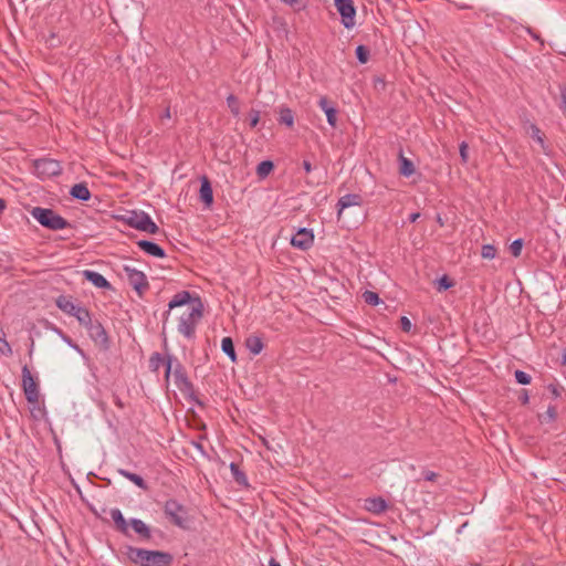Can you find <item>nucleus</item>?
<instances>
[{
    "label": "nucleus",
    "mask_w": 566,
    "mask_h": 566,
    "mask_svg": "<svg viewBox=\"0 0 566 566\" xmlns=\"http://www.w3.org/2000/svg\"><path fill=\"white\" fill-rule=\"evenodd\" d=\"M172 375L176 387L190 401L199 407H203V402L198 398L193 384L188 378L185 366L172 354H166L165 380L168 381Z\"/></svg>",
    "instance_id": "obj_1"
},
{
    "label": "nucleus",
    "mask_w": 566,
    "mask_h": 566,
    "mask_svg": "<svg viewBox=\"0 0 566 566\" xmlns=\"http://www.w3.org/2000/svg\"><path fill=\"white\" fill-rule=\"evenodd\" d=\"M127 558L138 566H171L174 555L164 551H151L140 547L127 546Z\"/></svg>",
    "instance_id": "obj_2"
},
{
    "label": "nucleus",
    "mask_w": 566,
    "mask_h": 566,
    "mask_svg": "<svg viewBox=\"0 0 566 566\" xmlns=\"http://www.w3.org/2000/svg\"><path fill=\"white\" fill-rule=\"evenodd\" d=\"M193 303L195 304L179 317L177 327L178 332L188 339H192L195 337L197 324L203 316V305L201 300L196 297Z\"/></svg>",
    "instance_id": "obj_3"
},
{
    "label": "nucleus",
    "mask_w": 566,
    "mask_h": 566,
    "mask_svg": "<svg viewBox=\"0 0 566 566\" xmlns=\"http://www.w3.org/2000/svg\"><path fill=\"white\" fill-rule=\"evenodd\" d=\"M30 214L43 228L49 229L51 231L63 230L72 227L65 218H63L62 216H60L53 209L50 208L33 207L30 210Z\"/></svg>",
    "instance_id": "obj_4"
},
{
    "label": "nucleus",
    "mask_w": 566,
    "mask_h": 566,
    "mask_svg": "<svg viewBox=\"0 0 566 566\" xmlns=\"http://www.w3.org/2000/svg\"><path fill=\"white\" fill-rule=\"evenodd\" d=\"M163 511L165 517L175 526L188 528V510L176 499H169L164 503Z\"/></svg>",
    "instance_id": "obj_5"
},
{
    "label": "nucleus",
    "mask_w": 566,
    "mask_h": 566,
    "mask_svg": "<svg viewBox=\"0 0 566 566\" xmlns=\"http://www.w3.org/2000/svg\"><path fill=\"white\" fill-rule=\"evenodd\" d=\"M35 175L41 179L60 176L63 171L59 160L53 158H39L33 161Z\"/></svg>",
    "instance_id": "obj_6"
},
{
    "label": "nucleus",
    "mask_w": 566,
    "mask_h": 566,
    "mask_svg": "<svg viewBox=\"0 0 566 566\" xmlns=\"http://www.w3.org/2000/svg\"><path fill=\"white\" fill-rule=\"evenodd\" d=\"M22 389L29 403L35 405L39 402L38 379L31 374L27 365L22 367Z\"/></svg>",
    "instance_id": "obj_7"
},
{
    "label": "nucleus",
    "mask_w": 566,
    "mask_h": 566,
    "mask_svg": "<svg viewBox=\"0 0 566 566\" xmlns=\"http://www.w3.org/2000/svg\"><path fill=\"white\" fill-rule=\"evenodd\" d=\"M85 328L87 329L91 339L101 350L107 352L111 348V339L99 321L93 319Z\"/></svg>",
    "instance_id": "obj_8"
},
{
    "label": "nucleus",
    "mask_w": 566,
    "mask_h": 566,
    "mask_svg": "<svg viewBox=\"0 0 566 566\" xmlns=\"http://www.w3.org/2000/svg\"><path fill=\"white\" fill-rule=\"evenodd\" d=\"M337 12L340 15V22L346 29H352L356 24V8L353 0H334Z\"/></svg>",
    "instance_id": "obj_9"
},
{
    "label": "nucleus",
    "mask_w": 566,
    "mask_h": 566,
    "mask_svg": "<svg viewBox=\"0 0 566 566\" xmlns=\"http://www.w3.org/2000/svg\"><path fill=\"white\" fill-rule=\"evenodd\" d=\"M123 270L129 285L142 296L149 287L145 273L128 265H124Z\"/></svg>",
    "instance_id": "obj_10"
},
{
    "label": "nucleus",
    "mask_w": 566,
    "mask_h": 566,
    "mask_svg": "<svg viewBox=\"0 0 566 566\" xmlns=\"http://www.w3.org/2000/svg\"><path fill=\"white\" fill-rule=\"evenodd\" d=\"M314 242V233L312 229L300 228L291 239V244L300 250H308Z\"/></svg>",
    "instance_id": "obj_11"
},
{
    "label": "nucleus",
    "mask_w": 566,
    "mask_h": 566,
    "mask_svg": "<svg viewBox=\"0 0 566 566\" xmlns=\"http://www.w3.org/2000/svg\"><path fill=\"white\" fill-rule=\"evenodd\" d=\"M199 198L207 208H210L213 203V190L211 181L206 175L200 177Z\"/></svg>",
    "instance_id": "obj_12"
},
{
    "label": "nucleus",
    "mask_w": 566,
    "mask_h": 566,
    "mask_svg": "<svg viewBox=\"0 0 566 566\" xmlns=\"http://www.w3.org/2000/svg\"><path fill=\"white\" fill-rule=\"evenodd\" d=\"M146 214H148V213L145 211L130 210V211H127L125 214L118 216L117 219L123 221L125 224L129 226L130 228H134L139 231L142 224L144 222L143 219L146 217Z\"/></svg>",
    "instance_id": "obj_13"
},
{
    "label": "nucleus",
    "mask_w": 566,
    "mask_h": 566,
    "mask_svg": "<svg viewBox=\"0 0 566 566\" xmlns=\"http://www.w3.org/2000/svg\"><path fill=\"white\" fill-rule=\"evenodd\" d=\"M361 203H363V198L360 195H357V193H347V195L340 197L336 205L338 220L340 219L342 213L346 208H349L353 206H361Z\"/></svg>",
    "instance_id": "obj_14"
},
{
    "label": "nucleus",
    "mask_w": 566,
    "mask_h": 566,
    "mask_svg": "<svg viewBox=\"0 0 566 566\" xmlns=\"http://www.w3.org/2000/svg\"><path fill=\"white\" fill-rule=\"evenodd\" d=\"M318 106L325 113L329 126L335 128L337 124V108L326 96H322L318 99Z\"/></svg>",
    "instance_id": "obj_15"
},
{
    "label": "nucleus",
    "mask_w": 566,
    "mask_h": 566,
    "mask_svg": "<svg viewBox=\"0 0 566 566\" xmlns=\"http://www.w3.org/2000/svg\"><path fill=\"white\" fill-rule=\"evenodd\" d=\"M137 247L150 256H155L158 259L166 258L165 250L156 242L149 240H139L137 241Z\"/></svg>",
    "instance_id": "obj_16"
},
{
    "label": "nucleus",
    "mask_w": 566,
    "mask_h": 566,
    "mask_svg": "<svg viewBox=\"0 0 566 566\" xmlns=\"http://www.w3.org/2000/svg\"><path fill=\"white\" fill-rule=\"evenodd\" d=\"M364 507L370 513L381 514L387 510L388 505L385 499L381 496H375L366 499Z\"/></svg>",
    "instance_id": "obj_17"
},
{
    "label": "nucleus",
    "mask_w": 566,
    "mask_h": 566,
    "mask_svg": "<svg viewBox=\"0 0 566 566\" xmlns=\"http://www.w3.org/2000/svg\"><path fill=\"white\" fill-rule=\"evenodd\" d=\"M83 276L86 281L91 282L94 286L98 289H111V283L103 276L101 273L85 270L83 271Z\"/></svg>",
    "instance_id": "obj_18"
},
{
    "label": "nucleus",
    "mask_w": 566,
    "mask_h": 566,
    "mask_svg": "<svg viewBox=\"0 0 566 566\" xmlns=\"http://www.w3.org/2000/svg\"><path fill=\"white\" fill-rule=\"evenodd\" d=\"M193 302L195 300H192L191 293L189 291H181L174 295V297L169 301L168 306L169 310H174L176 307L189 305L190 303L193 305Z\"/></svg>",
    "instance_id": "obj_19"
},
{
    "label": "nucleus",
    "mask_w": 566,
    "mask_h": 566,
    "mask_svg": "<svg viewBox=\"0 0 566 566\" xmlns=\"http://www.w3.org/2000/svg\"><path fill=\"white\" fill-rule=\"evenodd\" d=\"M111 517L114 521L115 527L118 532L124 534L125 536H129L128 523L126 522L123 513L119 509L111 510Z\"/></svg>",
    "instance_id": "obj_20"
},
{
    "label": "nucleus",
    "mask_w": 566,
    "mask_h": 566,
    "mask_svg": "<svg viewBox=\"0 0 566 566\" xmlns=\"http://www.w3.org/2000/svg\"><path fill=\"white\" fill-rule=\"evenodd\" d=\"M129 525L139 535L142 541H149L151 538L150 527L139 518H132Z\"/></svg>",
    "instance_id": "obj_21"
},
{
    "label": "nucleus",
    "mask_w": 566,
    "mask_h": 566,
    "mask_svg": "<svg viewBox=\"0 0 566 566\" xmlns=\"http://www.w3.org/2000/svg\"><path fill=\"white\" fill-rule=\"evenodd\" d=\"M56 306L69 315L75 314L78 304L74 303L71 296L60 295L55 301Z\"/></svg>",
    "instance_id": "obj_22"
},
{
    "label": "nucleus",
    "mask_w": 566,
    "mask_h": 566,
    "mask_svg": "<svg viewBox=\"0 0 566 566\" xmlns=\"http://www.w3.org/2000/svg\"><path fill=\"white\" fill-rule=\"evenodd\" d=\"M70 196L80 201H88L91 199V191L85 182H80L71 188Z\"/></svg>",
    "instance_id": "obj_23"
},
{
    "label": "nucleus",
    "mask_w": 566,
    "mask_h": 566,
    "mask_svg": "<svg viewBox=\"0 0 566 566\" xmlns=\"http://www.w3.org/2000/svg\"><path fill=\"white\" fill-rule=\"evenodd\" d=\"M117 472L122 476H124L127 480H129L130 482H133L139 489H142L144 491L148 490V484L146 483V481L139 474L133 473V472H130L128 470H125V469H118Z\"/></svg>",
    "instance_id": "obj_24"
},
{
    "label": "nucleus",
    "mask_w": 566,
    "mask_h": 566,
    "mask_svg": "<svg viewBox=\"0 0 566 566\" xmlns=\"http://www.w3.org/2000/svg\"><path fill=\"white\" fill-rule=\"evenodd\" d=\"M245 347L252 355L255 356L262 352L264 344L261 337L251 335L245 338Z\"/></svg>",
    "instance_id": "obj_25"
},
{
    "label": "nucleus",
    "mask_w": 566,
    "mask_h": 566,
    "mask_svg": "<svg viewBox=\"0 0 566 566\" xmlns=\"http://www.w3.org/2000/svg\"><path fill=\"white\" fill-rule=\"evenodd\" d=\"M416 171L413 163L406 158L400 151L399 154V174L403 177H410Z\"/></svg>",
    "instance_id": "obj_26"
},
{
    "label": "nucleus",
    "mask_w": 566,
    "mask_h": 566,
    "mask_svg": "<svg viewBox=\"0 0 566 566\" xmlns=\"http://www.w3.org/2000/svg\"><path fill=\"white\" fill-rule=\"evenodd\" d=\"M221 349L232 363H237L238 357L234 348V343L231 337L227 336L222 338Z\"/></svg>",
    "instance_id": "obj_27"
},
{
    "label": "nucleus",
    "mask_w": 566,
    "mask_h": 566,
    "mask_svg": "<svg viewBox=\"0 0 566 566\" xmlns=\"http://www.w3.org/2000/svg\"><path fill=\"white\" fill-rule=\"evenodd\" d=\"M230 471H231L233 480L237 482V484L244 486V488L249 486L248 478H247L245 473L240 469L239 464L231 462Z\"/></svg>",
    "instance_id": "obj_28"
},
{
    "label": "nucleus",
    "mask_w": 566,
    "mask_h": 566,
    "mask_svg": "<svg viewBox=\"0 0 566 566\" xmlns=\"http://www.w3.org/2000/svg\"><path fill=\"white\" fill-rule=\"evenodd\" d=\"M279 123L285 125L287 127H292L294 125V114L290 107L282 106L279 112Z\"/></svg>",
    "instance_id": "obj_29"
},
{
    "label": "nucleus",
    "mask_w": 566,
    "mask_h": 566,
    "mask_svg": "<svg viewBox=\"0 0 566 566\" xmlns=\"http://www.w3.org/2000/svg\"><path fill=\"white\" fill-rule=\"evenodd\" d=\"M72 316H74L84 327H86L93 321L90 311L81 305L78 308H76L75 314Z\"/></svg>",
    "instance_id": "obj_30"
},
{
    "label": "nucleus",
    "mask_w": 566,
    "mask_h": 566,
    "mask_svg": "<svg viewBox=\"0 0 566 566\" xmlns=\"http://www.w3.org/2000/svg\"><path fill=\"white\" fill-rule=\"evenodd\" d=\"M274 169V164L271 160H263L256 166V175L260 179L266 178Z\"/></svg>",
    "instance_id": "obj_31"
},
{
    "label": "nucleus",
    "mask_w": 566,
    "mask_h": 566,
    "mask_svg": "<svg viewBox=\"0 0 566 566\" xmlns=\"http://www.w3.org/2000/svg\"><path fill=\"white\" fill-rule=\"evenodd\" d=\"M143 224L139 229V231L149 233V234H156L159 231L158 226L153 221L149 214H146V217L143 219Z\"/></svg>",
    "instance_id": "obj_32"
},
{
    "label": "nucleus",
    "mask_w": 566,
    "mask_h": 566,
    "mask_svg": "<svg viewBox=\"0 0 566 566\" xmlns=\"http://www.w3.org/2000/svg\"><path fill=\"white\" fill-rule=\"evenodd\" d=\"M530 129H531V137L535 142H537L538 145L542 147V149L545 151L547 147H546L545 140H544V134L542 133L539 127L535 124H532Z\"/></svg>",
    "instance_id": "obj_33"
},
{
    "label": "nucleus",
    "mask_w": 566,
    "mask_h": 566,
    "mask_svg": "<svg viewBox=\"0 0 566 566\" xmlns=\"http://www.w3.org/2000/svg\"><path fill=\"white\" fill-rule=\"evenodd\" d=\"M164 365L166 367V355L154 353L149 359V366L154 371H157L159 367Z\"/></svg>",
    "instance_id": "obj_34"
},
{
    "label": "nucleus",
    "mask_w": 566,
    "mask_h": 566,
    "mask_svg": "<svg viewBox=\"0 0 566 566\" xmlns=\"http://www.w3.org/2000/svg\"><path fill=\"white\" fill-rule=\"evenodd\" d=\"M363 298L368 305H371V306H376V305H379L380 303H382L381 298L379 297V295L376 292L368 291V290L363 293Z\"/></svg>",
    "instance_id": "obj_35"
},
{
    "label": "nucleus",
    "mask_w": 566,
    "mask_h": 566,
    "mask_svg": "<svg viewBox=\"0 0 566 566\" xmlns=\"http://www.w3.org/2000/svg\"><path fill=\"white\" fill-rule=\"evenodd\" d=\"M282 3L291 7L294 11L300 12L307 8L308 0H280Z\"/></svg>",
    "instance_id": "obj_36"
},
{
    "label": "nucleus",
    "mask_w": 566,
    "mask_h": 566,
    "mask_svg": "<svg viewBox=\"0 0 566 566\" xmlns=\"http://www.w3.org/2000/svg\"><path fill=\"white\" fill-rule=\"evenodd\" d=\"M356 57L359 63L365 64L369 60V49L363 44L358 45L355 50Z\"/></svg>",
    "instance_id": "obj_37"
},
{
    "label": "nucleus",
    "mask_w": 566,
    "mask_h": 566,
    "mask_svg": "<svg viewBox=\"0 0 566 566\" xmlns=\"http://www.w3.org/2000/svg\"><path fill=\"white\" fill-rule=\"evenodd\" d=\"M454 285V282L447 275L443 274L437 280V290L439 292L447 291Z\"/></svg>",
    "instance_id": "obj_38"
},
{
    "label": "nucleus",
    "mask_w": 566,
    "mask_h": 566,
    "mask_svg": "<svg viewBox=\"0 0 566 566\" xmlns=\"http://www.w3.org/2000/svg\"><path fill=\"white\" fill-rule=\"evenodd\" d=\"M514 377L516 382L520 385H530L532 381L531 375L520 369L515 370Z\"/></svg>",
    "instance_id": "obj_39"
},
{
    "label": "nucleus",
    "mask_w": 566,
    "mask_h": 566,
    "mask_svg": "<svg viewBox=\"0 0 566 566\" xmlns=\"http://www.w3.org/2000/svg\"><path fill=\"white\" fill-rule=\"evenodd\" d=\"M227 104H228V107L230 108L231 113L237 116L239 115L240 113V106H239V99L237 96H234L233 94H230L228 97H227Z\"/></svg>",
    "instance_id": "obj_40"
},
{
    "label": "nucleus",
    "mask_w": 566,
    "mask_h": 566,
    "mask_svg": "<svg viewBox=\"0 0 566 566\" xmlns=\"http://www.w3.org/2000/svg\"><path fill=\"white\" fill-rule=\"evenodd\" d=\"M523 244H524V241L523 239L518 238V239H515L511 245H510V251L512 253V255L514 258H518L522 253V249H523Z\"/></svg>",
    "instance_id": "obj_41"
},
{
    "label": "nucleus",
    "mask_w": 566,
    "mask_h": 566,
    "mask_svg": "<svg viewBox=\"0 0 566 566\" xmlns=\"http://www.w3.org/2000/svg\"><path fill=\"white\" fill-rule=\"evenodd\" d=\"M481 255L483 259H494L496 255L495 247L493 244H483L481 249Z\"/></svg>",
    "instance_id": "obj_42"
},
{
    "label": "nucleus",
    "mask_w": 566,
    "mask_h": 566,
    "mask_svg": "<svg viewBox=\"0 0 566 566\" xmlns=\"http://www.w3.org/2000/svg\"><path fill=\"white\" fill-rule=\"evenodd\" d=\"M0 353L6 356L12 355V348H11L10 344L7 342L6 334L2 329H1V335H0Z\"/></svg>",
    "instance_id": "obj_43"
},
{
    "label": "nucleus",
    "mask_w": 566,
    "mask_h": 566,
    "mask_svg": "<svg viewBox=\"0 0 566 566\" xmlns=\"http://www.w3.org/2000/svg\"><path fill=\"white\" fill-rule=\"evenodd\" d=\"M557 418V409L555 406H548L546 413L544 416V421L552 422L555 421Z\"/></svg>",
    "instance_id": "obj_44"
},
{
    "label": "nucleus",
    "mask_w": 566,
    "mask_h": 566,
    "mask_svg": "<svg viewBox=\"0 0 566 566\" xmlns=\"http://www.w3.org/2000/svg\"><path fill=\"white\" fill-rule=\"evenodd\" d=\"M559 91H560V102H559L558 106H559V109L562 111V113L566 116V86L560 85Z\"/></svg>",
    "instance_id": "obj_45"
},
{
    "label": "nucleus",
    "mask_w": 566,
    "mask_h": 566,
    "mask_svg": "<svg viewBox=\"0 0 566 566\" xmlns=\"http://www.w3.org/2000/svg\"><path fill=\"white\" fill-rule=\"evenodd\" d=\"M249 118H250V127L254 128L260 122V112L256 109H251L249 112Z\"/></svg>",
    "instance_id": "obj_46"
},
{
    "label": "nucleus",
    "mask_w": 566,
    "mask_h": 566,
    "mask_svg": "<svg viewBox=\"0 0 566 566\" xmlns=\"http://www.w3.org/2000/svg\"><path fill=\"white\" fill-rule=\"evenodd\" d=\"M468 148L469 146L465 142H462L459 146L460 157L463 164H467L469 160Z\"/></svg>",
    "instance_id": "obj_47"
},
{
    "label": "nucleus",
    "mask_w": 566,
    "mask_h": 566,
    "mask_svg": "<svg viewBox=\"0 0 566 566\" xmlns=\"http://www.w3.org/2000/svg\"><path fill=\"white\" fill-rule=\"evenodd\" d=\"M411 327H412V324H411L410 319L407 316H401L400 317L401 331H403L405 333H409L411 331Z\"/></svg>",
    "instance_id": "obj_48"
},
{
    "label": "nucleus",
    "mask_w": 566,
    "mask_h": 566,
    "mask_svg": "<svg viewBox=\"0 0 566 566\" xmlns=\"http://www.w3.org/2000/svg\"><path fill=\"white\" fill-rule=\"evenodd\" d=\"M62 340L65 342L70 347L77 350L78 353L83 354V350L80 348L77 344H75L72 338L66 335L65 333L61 336Z\"/></svg>",
    "instance_id": "obj_49"
},
{
    "label": "nucleus",
    "mask_w": 566,
    "mask_h": 566,
    "mask_svg": "<svg viewBox=\"0 0 566 566\" xmlns=\"http://www.w3.org/2000/svg\"><path fill=\"white\" fill-rule=\"evenodd\" d=\"M422 475H423V479H424L426 481H430V482L436 481V480H437V478H438V474H437L436 472H433V471H430V470H424V471L422 472Z\"/></svg>",
    "instance_id": "obj_50"
},
{
    "label": "nucleus",
    "mask_w": 566,
    "mask_h": 566,
    "mask_svg": "<svg viewBox=\"0 0 566 566\" xmlns=\"http://www.w3.org/2000/svg\"><path fill=\"white\" fill-rule=\"evenodd\" d=\"M547 389L549 390V392L552 394V396L554 398H558L560 396V389L558 388V386H556L554 384H549L547 386Z\"/></svg>",
    "instance_id": "obj_51"
},
{
    "label": "nucleus",
    "mask_w": 566,
    "mask_h": 566,
    "mask_svg": "<svg viewBox=\"0 0 566 566\" xmlns=\"http://www.w3.org/2000/svg\"><path fill=\"white\" fill-rule=\"evenodd\" d=\"M46 328L51 329L52 332L57 334L60 337L64 334V332L60 327L55 326L54 324H52L48 321H46Z\"/></svg>",
    "instance_id": "obj_52"
},
{
    "label": "nucleus",
    "mask_w": 566,
    "mask_h": 566,
    "mask_svg": "<svg viewBox=\"0 0 566 566\" xmlns=\"http://www.w3.org/2000/svg\"><path fill=\"white\" fill-rule=\"evenodd\" d=\"M520 401L522 402V405H526L530 401V396H528V392L527 390H523L521 396H520Z\"/></svg>",
    "instance_id": "obj_53"
},
{
    "label": "nucleus",
    "mask_w": 566,
    "mask_h": 566,
    "mask_svg": "<svg viewBox=\"0 0 566 566\" xmlns=\"http://www.w3.org/2000/svg\"><path fill=\"white\" fill-rule=\"evenodd\" d=\"M302 166H303L305 172H307V174H310L313 169L311 161L306 160V159L303 160Z\"/></svg>",
    "instance_id": "obj_54"
},
{
    "label": "nucleus",
    "mask_w": 566,
    "mask_h": 566,
    "mask_svg": "<svg viewBox=\"0 0 566 566\" xmlns=\"http://www.w3.org/2000/svg\"><path fill=\"white\" fill-rule=\"evenodd\" d=\"M171 117V114H170V107H166V109L164 111L163 115H161V118H166V119H169Z\"/></svg>",
    "instance_id": "obj_55"
},
{
    "label": "nucleus",
    "mask_w": 566,
    "mask_h": 566,
    "mask_svg": "<svg viewBox=\"0 0 566 566\" xmlns=\"http://www.w3.org/2000/svg\"><path fill=\"white\" fill-rule=\"evenodd\" d=\"M420 217V213L419 212H413L409 216V221L410 222H416L418 220V218Z\"/></svg>",
    "instance_id": "obj_56"
},
{
    "label": "nucleus",
    "mask_w": 566,
    "mask_h": 566,
    "mask_svg": "<svg viewBox=\"0 0 566 566\" xmlns=\"http://www.w3.org/2000/svg\"><path fill=\"white\" fill-rule=\"evenodd\" d=\"M6 208H7L6 200L0 198V214L4 211Z\"/></svg>",
    "instance_id": "obj_57"
},
{
    "label": "nucleus",
    "mask_w": 566,
    "mask_h": 566,
    "mask_svg": "<svg viewBox=\"0 0 566 566\" xmlns=\"http://www.w3.org/2000/svg\"><path fill=\"white\" fill-rule=\"evenodd\" d=\"M170 312H171V310H169V308H168V310L163 314V323H164V325L166 324V322H167V319H168V317H169V315H170Z\"/></svg>",
    "instance_id": "obj_58"
},
{
    "label": "nucleus",
    "mask_w": 566,
    "mask_h": 566,
    "mask_svg": "<svg viewBox=\"0 0 566 566\" xmlns=\"http://www.w3.org/2000/svg\"><path fill=\"white\" fill-rule=\"evenodd\" d=\"M268 566H281V564L275 558L271 557Z\"/></svg>",
    "instance_id": "obj_59"
},
{
    "label": "nucleus",
    "mask_w": 566,
    "mask_h": 566,
    "mask_svg": "<svg viewBox=\"0 0 566 566\" xmlns=\"http://www.w3.org/2000/svg\"><path fill=\"white\" fill-rule=\"evenodd\" d=\"M527 32L528 34H531V36L535 40H539V35L536 34L535 32H533V30L531 28H527Z\"/></svg>",
    "instance_id": "obj_60"
},
{
    "label": "nucleus",
    "mask_w": 566,
    "mask_h": 566,
    "mask_svg": "<svg viewBox=\"0 0 566 566\" xmlns=\"http://www.w3.org/2000/svg\"><path fill=\"white\" fill-rule=\"evenodd\" d=\"M562 364H563L564 366H566V353H564V355H563Z\"/></svg>",
    "instance_id": "obj_61"
},
{
    "label": "nucleus",
    "mask_w": 566,
    "mask_h": 566,
    "mask_svg": "<svg viewBox=\"0 0 566 566\" xmlns=\"http://www.w3.org/2000/svg\"><path fill=\"white\" fill-rule=\"evenodd\" d=\"M437 221L440 223V226H443V221L440 216H438Z\"/></svg>",
    "instance_id": "obj_62"
},
{
    "label": "nucleus",
    "mask_w": 566,
    "mask_h": 566,
    "mask_svg": "<svg viewBox=\"0 0 566 566\" xmlns=\"http://www.w3.org/2000/svg\"><path fill=\"white\" fill-rule=\"evenodd\" d=\"M116 405H117L118 407H120V408L123 407V403H122V401H120L119 399H117V400H116Z\"/></svg>",
    "instance_id": "obj_63"
},
{
    "label": "nucleus",
    "mask_w": 566,
    "mask_h": 566,
    "mask_svg": "<svg viewBox=\"0 0 566 566\" xmlns=\"http://www.w3.org/2000/svg\"><path fill=\"white\" fill-rule=\"evenodd\" d=\"M39 412H40L41 415H44V413H45V408H40V409H39Z\"/></svg>",
    "instance_id": "obj_64"
}]
</instances>
